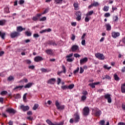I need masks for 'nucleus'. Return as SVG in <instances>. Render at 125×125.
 <instances>
[{
  "label": "nucleus",
  "instance_id": "f704fd0d",
  "mask_svg": "<svg viewBox=\"0 0 125 125\" xmlns=\"http://www.w3.org/2000/svg\"><path fill=\"white\" fill-rule=\"evenodd\" d=\"M68 89H73V87H75V84H71L67 86Z\"/></svg>",
  "mask_w": 125,
  "mask_h": 125
},
{
  "label": "nucleus",
  "instance_id": "864d4df0",
  "mask_svg": "<svg viewBox=\"0 0 125 125\" xmlns=\"http://www.w3.org/2000/svg\"><path fill=\"white\" fill-rule=\"evenodd\" d=\"M53 43V41H49L47 42L48 44H50V45H52Z\"/></svg>",
  "mask_w": 125,
  "mask_h": 125
},
{
  "label": "nucleus",
  "instance_id": "5fc2aeb1",
  "mask_svg": "<svg viewBox=\"0 0 125 125\" xmlns=\"http://www.w3.org/2000/svg\"><path fill=\"white\" fill-rule=\"evenodd\" d=\"M24 2H25V1H24V0H20L19 1V4L20 5L23 4Z\"/></svg>",
  "mask_w": 125,
  "mask_h": 125
},
{
  "label": "nucleus",
  "instance_id": "393cba45",
  "mask_svg": "<svg viewBox=\"0 0 125 125\" xmlns=\"http://www.w3.org/2000/svg\"><path fill=\"white\" fill-rule=\"evenodd\" d=\"M5 23H6V21L5 20H2L0 21V26H3L5 25Z\"/></svg>",
  "mask_w": 125,
  "mask_h": 125
},
{
  "label": "nucleus",
  "instance_id": "6e6552de",
  "mask_svg": "<svg viewBox=\"0 0 125 125\" xmlns=\"http://www.w3.org/2000/svg\"><path fill=\"white\" fill-rule=\"evenodd\" d=\"M105 99H107L108 103H112V99H111V95L106 94L104 96Z\"/></svg>",
  "mask_w": 125,
  "mask_h": 125
},
{
  "label": "nucleus",
  "instance_id": "774afa93",
  "mask_svg": "<svg viewBox=\"0 0 125 125\" xmlns=\"http://www.w3.org/2000/svg\"><path fill=\"white\" fill-rule=\"evenodd\" d=\"M118 125H125V123L120 122V123H118Z\"/></svg>",
  "mask_w": 125,
  "mask_h": 125
},
{
  "label": "nucleus",
  "instance_id": "aec40b11",
  "mask_svg": "<svg viewBox=\"0 0 125 125\" xmlns=\"http://www.w3.org/2000/svg\"><path fill=\"white\" fill-rule=\"evenodd\" d=\"M45 52H46V53H47V54H48L49 55H51L53 54V52L52 51V50H51V49L46 50Z\"/></svg>",
  "mask_w": 125,
  "mask_h": 125
},
{
  "label": "nucleus",
  "instance_id": "f3484780",
  "mask_svg": "<svg viewBox=\"0 0 125 125\" xmlns=\"http://www.w3.org/2000/svg\"><path fill=\"white\" fill-rule=\"evenodd\" d=\"M42 60H43V59L41 56H37L34 58V61L35 62H40V61H42Z\"/></svg>",
  "mask_w": 125,
  "mask_h": 125
},
{
  "label": "nucleus",
  "instance_id": "13d9d810",
  "mask_svg": "<svg viewBox=\"0 0 125 125\" xmlns=\"http://www.w3.org/2000/svg\"><path fill=\"white\" fill-rule=\"evenodd\" d=\"M38 19H39V18H38L37 16L33 17V18H32V20H33V21H37V20Z\"/></svg>",
  "mask_w": 125,
  "mask_h": 125
},
{
  "label": "nucleus",
  "instance_id": "338daca9",
  "mask_svg": "<svg viewBox=\"0 0 125 125\" xmlns=\"http://www.w3.org/2000/svg\"><path fill=\"white\" fill-rule=\"evenodd\" d=\"M29 69H32V70H33V69H35V66L34 65H30L28 66Z\"/></svg>",
  "mask_w": 125,
  "mask_h": 125
},
{
  "label": "nucleus",
  "instance_id": "37998d69",
  "mask_svg": "<svg viewBox=\"0 0 125 125\" xmlns=\"http://www.w3.org/2000/svg\"><path fill=\"white\" fill-rule=\"evenodd\" d=\"M62 72H63L64 74H66V68L65 67V66H64V65H62Z\"/></svg>",
  "mask_w": 125,
  "mask_h": 125
},
{
  "label": "nucleus",
  "instance_id": "ea45409f",
  "mask_svg": "<svg viewBox=\"0 0 125 125\" xmlns=\"http://www.w3.org/2000/svg\"><path fill=\"white\" fill-rule=\"evenodd\" d=\"M104 69H105V70H110V69H111L112 67L111 66L108 67V65L105 64L104 66Z\"/></svg>",
  "mask_w": 125,
  "mask_h": 125
},
{
  "label": "nucleus",
  "instance_id": "4be33fe9",
  "mask_svg": "<svg viewBox=\"0 0 125 125\" xmlns=\"http://www.w3.org/2000/svg\"><path fill=\"white\" fill-rule=\"evenodd\" d=\"M113 77L114 78L115 81H117V82H119L120 81V77L118 76V74L117 73H115Z\"/></svg>",
  "mask_w": 125,
  "mask_h": 125
},
{
  "label": "nucleus",
  "instance_id": "e2e57ef3",
  "mask_svg": "<svg viewBox=\"0 0 125 125\" xmlns=\"http://www.w3.org/2000/svg\"><path fill=\"white\" fill-rule=\"evenodd\" d=\"M117 9H118L117 7L112 6V11H111V12H114V10H117Z\"/></svg>",
  "mask_w": 125,
  "mask_h": 125
},
{
  "label": "nucleus",
  "instance_id": "69168bd1",
  "mask_svg": "<svg viewBox=\"0 0 125 125\" xmlns=\"http://www.w3.org/2000/svg\"><path fill=\"white\" fill-rule=\"evenodd\" d=\"M33 37L34 38H39L40 37V35H39V34H34L33 35Z\"/></svg>",
  "mask_w": 125,
  "mask_h": 125
},
{
  "label": "nucleus",
  "instance_id": "4468645a",
  "mask_svg": "<svg viewBox=\"0 0 125 125\" xmlns=\"http://www.w3.org/2000/svg\"><path fill=\"white\" fill-rule=\"evenodd\" d=\"M71 49L72 52H76L77 50H79V46L77 45H73L72 46Z\"/></svg>",
  "mask_w": 125,
  "mask_h": 125
},
{
  "label": "nucleus",
  "instance_id": "7ed1b4c3",
  "mask_svg": "<svg viewBox=\"0 0 125 125\" xmlns=\"http://www.w3.org/2000/svg\"><path fill=\"white\" fill-rule=\"evenodd\" d=\"M55 105L58 110H64L65 109V105H60V104L58 102V101L55 102Z\"/></svg>",
  "mask_w": 125,
  "mask_h": 125
},
{
  "label": "nucleus",
  "instance_id": "9d476101",
  "mask_svg": "<svg viewBox=\"0 0 125 125\" xmlns=\"http://www.w3.org/2000/svg\"><path fill=\"white\" fill-rule=\"evenodd\" d=\"M88 61V59L87 57L81 59L80 61V65H83V64H85Z\"/></svg>",
  "mask_w": 125,
  "mask_h": 125
},
{
  "label": "nucleus",
  "instance_id": "2eb2a0df",
  "mask_svg": "<svg viewBox=\"0 0 125 125\" xmlns=\"http://www.w3.org/2000/svg\"><path fill=\"white\" fill-rule=\"evenodd\" d=\"M20 109L22 110L23 112H26V111H28L30 108L28 106H24V105H21L20 106Z\"/></svg>",
  "mask_w": 125,
  "mask_h": 125
},
{
  "label": "nucleus",
  "instance_id": "603ef678",
  "mask_svg": "<svg viewBox=\"0 0 125 125\" xmlns=\"http://www.w3.org/2000/svg\"><path fill=\"white\" fill-rule=\"evenodd\" d=\"M99 124L101 125H104V124H105V121L101 120V121H100Z\"/></svg>",
  "mask_w": 125,
  "mask_h": 125
},
{
  "label": "nucleus",
  "instance_id": "c9c22d12",
  "mask_svg": "<svg viewBox=\"0 0 125 125\" xmlns=\"http://www.w3.org/2000/svg\"><path fill=\"white\" fill-rule=\"evenodd\" d=\"M61 88L63 90H65L66 89H68V85H64L61 86Z\"/></svg>",
  "mask_w": 125,
  "mask_h": 125
},
{
  "label": "nucleus",
  "instance_id": "6e6d98bb",
  "mask_svg": "<svg viewBox=\"0 0 125 125\" xmlns=\"http://www.w3.org/2000/svg\"><path fill=\"white\" fill-rule=\"evenodd\" d=\"M60 83H61V79L58 78L57 79V84H58V85L60 84Z\"/></svg>",
  "mask_w": 125,
  "mask_h": 125
},
{
  "label": "nucleus",
  "instance_id": "20e7f679",
  "mask_svg": "<svg viewBox=\"0 0 125 125\" xmlns=\"http://www.w3.org/2000/svg\"><path fill=\"white\" fill-rule=\"evenodd\" d=\"M47 124L49 125H64V122H61L59 123H57L56 122H55L54 123H52L51 121L49 120H47L46 121Z\"/></svg>",
  "mask_w": 125,
  "mask_h": 125
},
{
  "label": "nucleus",
  "instance_id": "cd10ccee",
  "mask_svg": "<svg viewBox=\"0 0 125 125\" xmlns=\"http://www.w3.org/2000/svg\"><path fill=\"white\" fill-rule=\"evenodd\" d=\"M4 13H10V11H9V8L8 7H6L4 9Z\"/></svg>",
  "mask_w": 125,
  "mask_h": 125
},
{
  "label": "nucleus",
  "instance_id": "8fccbe9b",
  "mask_svg": "<svg viewBox=\"0 0 125 125\" xmlns=\"http://www.w3.org/2000/svg\"><path fill=\"white\" fill-rule=\"evenodd\" d=\"M104 17H110V16H111V15L110 14V13H106L104 14Z\"/></svg>",
  "mask_w": 125,
  "mask_h": 125
},
{
  "label": "nucleus",
  "instance_id": "6ab92c4d",
  "mask_svg": "<svg viewBox=\"0 0 125 125\" xmlns=\"http://www.w3.org/2000/svg\"><path fill=\"white\" fill-rule=\"evenodd\" d=\"M33 85V83H29L24 86V88H30Z\"/></svg>",
  "mask_w": 125,
  "mask_h": 125
},
{
  "label": "nucleus",
  "instance_id": "7c9ffc66",
  "mask_svg": "<svg viewBox=\"0 0 125 125\" xmlns=\"http://www.w3.org/2000/svg\"><path fill=\"white\" fill-rule=\"evenodd\" d=\"M41 71L42 73H48V72H49V70H47V69L43 68H41Z\"/></svg>",
  "mask_w": 125,
  "mask_h": 125
},
{
  "label": "nucleus",
  "instance_id": "de8ad7c7",
  "mask_svg": "<svg viewBox=\"0 0 125 125\" xmlns=\"http://www.w3.org/2000/svg\"><path fill=\"white\" fill-rule=\"evenodd\" d=\"M92 4L93 6H98L99 5V3L98 2H94Z\"/></svg>",
  "mask_w": 125,
  "mask_h": 125
},
{
  "label": "nucleus",
  "instance_id": "a18cd8bd",
  "mask_svg": "<svg viewBox=\"0 0 125 125\" xmlns=\"http://www.w3.org/2000/svg\"><path fill=\"white\" fill-rule=\"evenodd\" d=\"M6 94H7V91H2L1 93H0V95H6Z\"/></svg>",
  "mask_w": 125,
  "mask_h": 125
},
{
  "label": "nucleus",
  "instance_id": "0e129e2a",
  "mask_svg": "<svg viewBox=\"0 0 125 125\" xmlns=\"http://www.w3.org/2000/svg\"><path fill=\"white\" fill-rule=\"evenodd\" d=\"M105 78L107 79V80H111V78L110 77V76L108 75H105Z\"/></svg>",
  "mask_w": 125,
  "mask_h": 125
},
{
  "label": "nucleus",
  "instance_id": "2f4dec72",
  "mask_svg": "<svg viewBox=\"0 0 125 125\" xmlns=\"http://www.w3.org/2000/svg\"><path fill=\"white\" fill-rule=\"evenodd\" d=\"M73 5L75 10H79V4L78 3H75Z\"/></svg>",
  "mask_w": 125,
  "mask_h": 125
},
{
  "label": "nucleus",
  "instance_id": "1a4fd4ad",
  "mask_svg": "<svg viewBox=\"0 0 125 125\" xmlns=\"http://www.w3.org/2000/svg\"><path fill=\"white\" fill-rule=\"evenodd\" d=\"M6 112L9 113V114H13V115H14V114L16 113V111L15 110V109L11 108H7L6 110Z\"/></svg>",
  "mask_w": 125,
  "mask_h": 125
},
{
  "label": "nucleus",
  "instance_id": "e433bc0d",
  "mask_svg": "<svg viewBox=\"0 0 125 125\" xmlns=\"http://www.w3.org/2000/svg\"><path fill=\"white\" fill-rule=\"evenodd\" d=\"M103 10L105 12L108 11V10H109V7L107 6H104L103 8Z\"/></svg>",
  "mask_w": 125,
  "mask_h": 125
},
{
  "label": "nucleus",
  "instance_id": "c756f323",
  "mask_svg": "<svg viewBox=\"0 0 125 125\" xmlns=\"http://www.w3.org/2000/svg\"><path fill=\"white\" fill-rule=\"evenodd\" d=\"M25 35L27 36V37H31V36H32V33L31 31H26L25 32Z\"/></svg>",
  "mask_w": 125,
  "mask_h": 125
},
{
  "label": "nucleus",
  "instance_id": "a19ab883",
  "mask_svg": "<svg viewBox=\"0 0 125 125\" xmlns=\"http://www.w3.org/2000/svg\"><path fill=\"white\" fill-rule=\"evenodd\" d=\"M39 108V104H34L33 107V110H36V109H38Z\"/></svg>",
  "mask_w": 125,
  "mask_h": 125
},
{
  "label": "nucleus",
  "instance_id": "5701e85b",
  "mask_svg": "<svg viewBox=\"0 0 125 125\" xmlns=\"http://www.w3.org/2000/svg\"><path fill=\"white\" fill-rule=\"evenodd\" d=\"M23 87H24V85L17 86L14 88V90H16V89H19V90H21V89H22Z\"/></svg>",
  "mask_w": 125,
  "mask_h": 125
},
{
  "label": "nucleus",
  "instance_id": "49530a36",
  "mask_svg": "<svg viewBox=\"0 0 125 125\" xmlns=\"http://www.w3.org/2000/svg\"><path fill=\"white\" fill-rule=\"evenodd\" d=\"M46 20V17H43L40 19L39 21H45Z\"/></svg>",
  "mask_w": 125,
  "mask_h": 125
},
{
  "label": "nucleus",
  "instance_id": "bb28decb",
  "mask_svg": "<svg viewBox=\"0 0 125 125\" xmlns=\"http://www.w3.org/2000/svg\"><path fill=\"white\" fill-rule=\"evenodd\" d=\"M14 97L16 99H19L21 98V95L20 94H17L14 95Z\"/></svg>",
  "mask_w": 125,
  "mask_h": 125
},
{
  "label": "nucleus",
  "instance_id": "412c9836",
  "mask_svg": "<svg viewBox=\"0 0 125 125\" xmlns=\"http://www.w3.org/2000/svg\"><path fill=\"white\" fill-rule=\"evenodd\" d=\"M121 92L122 93H125V83L121 85Z\"/></svg>",
  "mask_w": 125,
  "mask_h": 125
},
{
  "label": "nucleus",
  "instance_id": "58836bf2",
  "mask_svg": "<svg viewBox=\"0 0 125 125\" xmlns=\"http://www.w3.org/2000/svg\"><path fill=\"white\" fill-rule=\"evenodd\" d=\"M86 100V96L83 95L81 97V101L84 102Z\"/></svg>",
  "mask_w": 125,
  "mask_h": 125
},
{
  "label": "nucleus",
  "instance_id": "f03ea898",
  "mask_svg": "<svg viewBox=\"0 0 125 125\" xmlns=\"http://www.w3.org/2000/svg\"><path fill=\"white\" fill-rule=\"evenodd\" d=\"M95 57L98 58L99 60H104L105 59V56L103 54L100 53H97L95 54Z\"/></svg>",
  "mask_w": 125,
  "mask_h": 125
},
{
  "label": "nucleus",
  "instance_id": "79ce46f5",
  "mask_svg": "<svg viewBox=\"0 0 125 125\" xmlns=\"http://www.w3.org/2000/svg\"><path fill=\"white\" fill-rule=\"evenodd\" d=\"M88 85H89V86H90L91 87H92V88H95V84H94V83H90L88 84Z\"/></svg>",
  "mask_w": 125,
  "mask_h": 125
},
{
  "label": "nucleus",
  "instance_id": "0eeeda50",
  "mask_svg": "<svg viewBox=\"0 0 125 125\" xmlns=\"http://www.w3.org/2000/svg\"><path fill=\"white\" fill-rule=\"evenodd\" d=\"M75 15H76V20L77 21H81L82 20V12L78 11L76 12Z\"/></svg>",
  "mask_w": 125,
  "mask_h": 125
},
{
  "label": "nucleus",
  "instance_id": "ddd939ff",
  "mask_svg": "<svg viewBox=\"0 0 125 125\" xmlns=\"http://www.w3.org/2000/svg\"><path fill=\"white\" fill-rule=\"evenodd\" d=\"M19 33L17 32H12L10 34V37L12 38V39H14V38H16L17 37H18L19 36Z\"/></svg>",
  "mask_w": 125,
  "mask_h": 125
},
{
  "label": "nucleus",
  "instance_id": "680f3d73",
  "mask_svg": "<svg viewBox=\"0 0 125 125\" xmlns=\"http://www.w3.org/2000/svg\"><path fill=\"white\" fill-rule=\"evenodd\" d=\"M81 43L82 44V45H85V40H83Z\"/></svg>",
  "mask_w": 125,
  "mask_h": 125
},
{
  "label": "nucleus",
  "instance_id": "f257e3e1",
  "mask_svg": "<svg viewBox=\"0 0 125 125\" xmlns=\"http://www.w3.org/2000/svg\"><path fill=\"white\" fill-rule=\"evenodd\" d=\"M83 114L85 117H87L89 115V107L85 106L83 109Z\"/></svg>",
  "mask_w": 125,
  "mask_h": 125
},
{
  "label": "nucleus",
  "instance_id": "f8f14e48",
  "mask_svg": "<svg viewBox=\"0 0 125 125\" xmlns=\"http://www.w3.org/2000/svg\"><path fill=\"white\" fill-rule=\"evenodd\" d=\"M56 82V79L55 78H51L47 81V83L49 84H54Z\"/></svg>",
  "mask_w": 125,
  "mask_h": 125
},
{
  "label": "nucleus",
  "instance_id": "39448f33",
  "mask_svg": "<svg viewBox=\"0 0 125 125\" xmlns=\"http://www.w3.org/2000/svg\"><path fill=\"white\" fill-rule=\"evenodd\" d=\"M73 54L71 53L69 54L68 55H67L66 57V59L67 62H73L74 60L75 59L74 58H71V57H73Z\"/></svg>",
  "mask_w": 125,
  "mask_h": 125
},
{
  "label": "nucleus",
  "instance_id": "72a5a7b5",
  "mask_svg": "<svg viewBox=\"0 0 125 125\" xmlns=\"http://www.w3.org/2000/svg\"><path fill=\"white\" fill-rule=\"evenodd\" d=\"M14 77L12 76H10L7 79V81H8L9 82H11V81H14Z\"/></svg>",
  "mask_w": 125,
  "mask_h": 125
},
{
  "label": "nucleus",
  "instance_id": "09e8293b",
  "mask_svg": "<svg viewBox=\"0 0 125 125\" xmlns=\"http://www.w3.org/2000/svg\"><path fill=\"white\" fill-rule=\"evenodd\" d=\"M82 94H83V95H84L85 96H86V95L88 94V93L87 91H83L82 92Z\"/></svg>",
  "mask_w": 125,
  "mask_h": 125
},
{
  "label": "nucleus",
  "instance_id": "b1692460",
  "mask_svg": "<svg viewBox=\"0 0 125 125\" xmlns=\"http://www.w3.org/2000/svg\"><path fill=\"white\" fill-rule=\"evenodd\" d=\"M23 30H25V28H22V26H19L17 27V32H21Z\"/></svg>",
  "mask_w": 125,
  "mask_h": 125
},
{
  "label": "nucleus",
  "instance_id": "3c124183",
  "mask_svg": "<svg viewBox=\"0 0 125 125\" xmlns=\"http://www.w3.org/2000/svg\"><path fill=\"white\" fill-rule=\"evenodd\" d=\"M74 56L76 58H78V57H81V55H80V54H79L78 53L74 54Z\"/></svg>",
  "mask_w": 125,
  "mask_h": 125
},
{
  "label": "nucleus",
  "instance_id": "a878e982",
  "mask_svg": "<svg viewBox=\"0 0 125 125\" xmlns=\"http://www.w3.org/2000/svg\"><path fill=\"white\" fill-rule=\"evenodd\" d=\"M94 13V12L93 11V10H91L88 12L85 15L86 16H91V15H92Z\"/></svg>",
  "mask_w": 125,
  "mask_h": 125
},
{
  "label": "nucleus",
  "instance_id": "bf43d9fd",
  "mask_svg": "<svg viewBox=\"0 0 125 125\" xmlns=\"http://www.w3.org/2000/svg\"><path fill=\"white\" fill-rule=\"evenodd\" d=\"M84 70L83 69V67H80V74H83L84 72Z\"/></svg>",
  "mask_w": 125,
  "mask_h": 125
},
{
  "label": "nucleus",
  "instance_id": "4d7b16f0",
  "mask_svg": "<svg viewBox=\"0 0 125 125\" xmlns=\"http://www.w3.org/2000/svg\"><path fill=\"white\" fill-rule=\"evenodd\" d=\"M119 21V17H118V16H116L115 17H114V21L115 22H117V21Z\"/></svg>",
  "mask_w": 125,
  "mask_h": 125
},
{
  "label": "nucleus",
  "instance_id": "4c0bfd02",
  "mask_svg": "<svg viewBox=\"0 0 125 125\" xmlns=\"http://www.w3.org/2000/svg\"><path fill=\"white\" fill-rule=\"evenodd\" d=\"M91 18L90 16H86L85 18V22H89Z\"/></svg>",
  "mask_w": 125,
  "mask_h": 125
},
{
  "label": "nucleus",
  "instance_id": "052dcab7",
  "mask_svg": "<svg viewBox=\"0 0 125 125\" xmlns=\"http://www.w3.org/2000/svg\"><path fill=\"white\" fill-rule=\"evenodd\" d=\"M27 96V93H25L23 95V101H26V96Z\"/></svg>",
  "mask_w": 125,
  "mask_h": 125
},
{
  "label": "nucleus",
  "instance_id": "c85d7f7f",
  "mask_svg": "<svg viewBox=\"0 0 125 125\" xmlns=\"http://www.w3.org/2000/svg\"><path fill=\"white\" fill-rule=\"evenodd\" d=\"M55 2L56 3V4H61L62 3V2L63 1V0H54Z\"/></svg>",
  "mask_w": 125,
  "mask_h": 125
},
{
  "label": "nucleus",
  "instance_id": "473e14b6",
  "mask_svg": "<svg viewBox=\"0 0 125 125\" xmlns=\"http://www.w3.org/2000/svg\"><path fill=\"white\" fill-rule=\"evenodd\" d=\"M5 36V33L3 32L2 33L0 31V36H1V39L2 40H4V37Z\"/></svg>",
  "mask_w": 125,
  "mask_h": 125
},
{
  "label": "nucleus",
  "instance_id": "423d86ee",
  "mask_svg": "<svg viewBox=\"0 0 125 125\" xmlns=\"http://www.w3.org/2000/svg\"><path fill=\"white\" fill-rule=\"evenodd\" d=\"M74 123H79L80 122V115L79 112H76L74 115Z\"/></svg>",
  "mask_w": 125,
  "mask_h": 125
},
{
  "label": "nucleus",
  "instance_id": "dca6fc26",
  "mask_svg": "<svg viewBox=\"0 0 125 125\" xmlns=\"http://www.w3.org/2000/svg\"><path fill=\"white\" fill-rule=\"evenodd\" d=\"M101 115V110H99L98 108H96L95 110V116H96V117H100Z\"/></svg>",
  "mask_w": 125,
  "mask_h": 125
},
{
  "label": "nucleus",
  "instance_id": "c03bdc74",
  "mask_svg": "<svg viewBox=\"0 0 125 125\" xmlns=\"http://www.w3.org/2000/svg\"><path fill=\"white\" fill-rule=\"evenodd\" d=\"M79 71H80V67H78L77 68V69L74 71L73 74L74 75H76V74H77V73H78V72H79Z\"/></svg>",
  "mask_w": 125,
  "mask_h": 125
},
{
  "label": "nucleus",
  "instance_id": "a211bd4d",
  "mask_svg": "<svg viewBox=\"0 0 125 125\" xmlns=\"http://www.w3.org/2000/svg\"><path fill=\"white\" fill-rule=\"evenodd\" d=\"M105 27L106 28V31H111L112 27H111V25L110 24V23L105 24Z\"/></svg>",
  "mask_w": 125,
  "mask_h": 125
},
{
  "label": "nucleus",
  "instance_id": "9b49d317",
  "mask_svg": "<svg viewBox=\"0 0 125 125\" xmlns=\"http://www.w3.org/2000/svg\"><path fill=\"white\" fill-rule=\"evenodd\" d=\"M111 36L113 39H116L118 37H120V32H112L111 33Z\"/></svg>",
  "mask_w": 125,
  "mask_h": 125
}]
</instances>
